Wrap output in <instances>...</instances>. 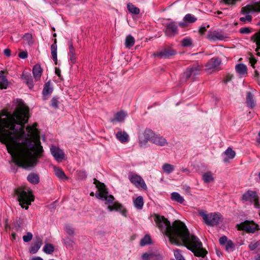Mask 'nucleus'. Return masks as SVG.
I'll use <instances>...</instances> for the list:
<instances>
[{
    "mask_svg": "<svg viewBox=\"0 0 260 260\" xmlns=\"http://www.w3.org/2000/svg\"><path fill=\"white\" fill-rule=\"evenodd\" d=\"M143 260H150L153 259V256L151 254L145 253L142 255Z\"/></svg>",
    "mask_w": 260,
    "mask_h": 260,
    "instance_id": "8fccbe9b",
    "label": "nucleus"
},
{
    "mask_svg": "<svg viewBox=\"0 0 260 260\" xmlns=\"http://www.w3.org/2000/svg\"><path fill=\"white\" fill-rule=\"evenodd\" d=\"M134 205L137 209L141 210L142 209L144 205L143 199L142 196H139L134 200Z\"/></svg>",
    "mask_w": 260,
    "mask_h": 260,
    "instance_id": "bb28decb",
    "label": "nucleus"
},
{
    "mask_svg": "<svg viewBox=\"0 0 260 260\" xmlns=\"http://www.w3.org/2000/svg\"><path fill=\"white\" fill-rule=\"evenodd\" d=\"M181 45L185 47H190L192 45V40L189 37L184 38L181 41Z\"/></svg>",
    "mask_w": 260,
    "mask_h": 260,
    "instance_id": "ea45409f",
    "label": "nucleus"
},
{
    "mask_svg": "<svg viewBox=\"0 0 260 260\" xmlns=\"http://www.w3.org/2000/svg\"><path fill=\"white\" fill-rule=\"evenodd\" d=\"M181 171H182V172H183L184 173H186L187 174H188L190 173L189 170L187 168H182L181 169Z\"/></svg>",
    "mask_w": 260,
    "mask_h": 260,
    "instance_id": "680f3d73",
    "label": "nucleus"
},
{
    "mask_svg": "<svg viewBox=\"0 0 260 260\" xmlns=\"http://www.w3.org/2000/svg\"><path fill=\"white\" fill-rule=\"evenodd\" d=\"M51 53L52 59L55 64L57 63V41L55 39L54 43L51 46Z\"/></svg>",
    "mask_w": 260,
    "mask_h": 260,
    "instance_id": "aec40b11",
    "label": "nucleus"
},
{
    "mask_svg": "<svg viewBox=\"0 0 260 260\" xmlns=\"http://www.w3.org/2000/svg\"><path fill=\"white\" fill-rule=\"evenodd\" d=\"M239 230H244L248 233H253L258 229V225L253 221L246 220L238 225Z\"/></svg>",
    "mask_w": 260,
    "mask_h": 260,
    "instance_id": "1a4fd4ad",
    "label": "nucleus"
},
{
    "mask_svg": "<svg viewBox=\"0 0 260 260\" xmlns=\"http://www.w3.org/2000/svg\"><path fill=\"white\" fill-rule=\"evenodd\" d=\"M251 32V30L248 27H243L240 29V32L241 34H248Z\"/></svg>",
    "mask_w": 260,
    "mask_h": 260,
    "instance_id": "603ef678",
    "label": "nucleus"
},
{
    "mask_svg": "<svg viewBox=\"0 0 260 260\" xmlns=\"http://www.w3.org/2000/svg\"><path fill=\"white\" fill-rule=\"evenodd\" d=\"M228 241L227 238L225 236H222L219 239V243L221 245L225 244Z\"/></svg>",
    "mask_w": 260,
    "mask_h": 260,
    "instance_id": "5fc2aeb1",
    "label": "nucleus"
},
{
    "mask_svg": "<svg viewBox=\"0 0 260 260\" xmlns=\"http://www.w3.org/2000/svg\"><path fill=\"white\" fill-rule=\"evenodd\" d=\"M55 74H56L57 76H59V74H60V70H59V69H55Z\"/></svg>",
    "mask_w": 260,
    "mask_h": 260,
    "instance_id": "338daca9",
    "label": "nucleus"
},
{
    "mask_svg": "<svg viewBox=\"0 0 260 260\" xmlns=\"http://www.w3.org/2000/svg\"><path fill=\"white\" fill-rule=\"evenodd\" d=\"M153 220L156 226L169 241L177 245H184L191 251L194 255L201 257V260H207V251L203 248L200 240L196 236L190 234L185 224L180 220H175L171 225L170 221L163 216L154 214Z\"/></svg>",
    "mask_w": 260,
    "mask_h": 260,
    "instance_id": "f03ea898",
    "label": "nucleus"
},
{
    "mask_svg": "<svg viewBox=\"0 0 260 260\" xmlns=\"http://www.w3.org/2000/svg\"><path fill=\"white\" fill-rule=\"evenodd\" d=\"M127 113L124 111H120L116 113L115 117L111 119V122L114 123L115 122H122L124 120Z\"/></svg>",
    "mask_w": 260,
    "mask_h": 260,
    "instance_id": "4468645a",
    "label": "nucleus"
},
{
    "mask_svg": "<svg viewBox=\"0 0 260 260\" xmlns=\"http://www.w3.org/2000/svg\"><path fill=\"white\" fill-rule=\"evenodd\" d=\"M54 250V246L52 244L47 243L43 247V251L47 254H51Z\"/></svg>",
    "mask_w": 260,
    "mask_h": 260,
    "instance_id": "e433bc0d",
    "label": "nucleus"
},
{
    "mask_svg": "<svg viewBox=\"0 0 260 260\" xmlns=\"http://www.w3.org/2000/svg\"><path fill=\"white\" fill-rule=\"evenodd\" d=\"M128 179L136 187L144 190L147 189V185L144 179L139 175L131 173L128 175Z\"/></svg>",
    "mask_w": 260,
    "mask_h": 260,
    "instance_id": "6e6552de",
    "label": "nucleus"
},
{
    "mask_svg": "<svg viewBox=\"0 0 260 260\" xmlns=\"http://www.w3.org/2000/svg\"><path fill=\"white\" fill-rule=\"evenodd\" d=\"M127 9L129 13L132 14L138 15L140 12V10L138 8L136 7L134 5L131 3H128L127 4Z\"/></svg>",
    "mask_w": 260,
    "mask_h": 260,
    "instance_id": "cd10ccee",
    "label": "nucleus"
},
{
    "mask_svg": "<svg viewBox=\"0 0 260 260\" xmlns=\"http://www.w3.org/2000/svg\"><path fill=\"white\" fill-rule=\"evenodd\" d=\"M8 85V81L3 71L0 72V88L2 89L7 88Z\"/></svg>",
    "mask_w": 260,
    "mask_h": 260,
    "instance_id": "a878e982",
    "label": "nucleus"
},
{
    "mask_svg": "<svg viewBox=\"0 0 260 260\" xmlns=\"http://www.w3.org/2000/svg\"><path fill=\"white\" fill-rule=\"evenodd\" d=\"M251 40L253 42L255 43L256 45V51H257L260 49V29L258 32L255 33L252 37Z\"/></svg>",
    "mask_w": 260,
    "mask_h": 260,
    "instance_id": "c85d7f7f",
    "label": "nucleus"
},
{
    "mask_svg": "<svg viewBox=\"0 0 260 260\" xmlns=\"http://www.w3.org/2000/svg\"><path fill=\"white\" fill-rule=\"evenodd\" d=\"M27 56V52L26 51L21 52L19 53V57L22 59L26 58Z\"/></svg>",
    "mask_w": 260,
    "mask_h": 260,
    "instance_id": "6e6d98bb",
    "label": "nucleus"
},
{
    "mask_svg": "<svg viewBox=\"0 0 260 260\" xmlns=\"http://www.w3.org/2000/svg\"><path fill=\"white\" fill-rule=\"evenodd\" d=\"M224 3L228 4H233L236 0H222Z\"/></svg>",
    "mask_w": 260,
    "mask_h": 260,
    "instance_id": "052dcab7",
    "label": "nucleus"
},
{
    "mask_svg": "<svg viewBox=\"0 0 260 260\" xmlns=\"http://www.w3.org/2000/svg\"><path fill=\"white\" fill-rule=\"evenodd\" d=\"M151 243V238L149 235H145L140 241V244L141 246H144Z\"/></svg>",
    "mask_w": 260,
    "mask_h": 260,
    "instance_id": "4c0bfd02",
    "label": "nucleus"
},
{
    "mask_svg": "<svg viewBox=\"0 0 260 260\" xmlns=\"http://www.w3.org/2000/svg\"><path fill=\"white\" fill-rule=\"evenodd\" d=\"M4 52L7 56H10L11 55V50L9 49H5Z\"/></svg>",
    "mask_w": 260,
    "mask_h": 260,
    "instance_id": "bf43d9fd",
    "label": "nucleus"
},
{
    "mask_svg": "<svg viewBox=\"0 0 260 260\" xmlns=\"http://www.w3.org/2000/svg\"><path fill=\"white\" fill-rule=\"evenodd\" d=\"M256 260H260V255L257 256V257L256 258Z\"/></svg>",
    "mask_w": 260,
    "mask_h": 260,
    "instance_id": "774afa93",
    "label": "nucleus"
},
{
    "mask_svg": "<svg viewBox=\"0 0 260 260\" xmlns=\"http://www.w3.org/2000/svg\"><path fill=\"white\" fill-rule=\"evenodd\" d=\"M176 51L170 48H165L162 50L154 53L153 55L155 57L159 58H169L172 56L175 55Z\"/></svg>",
    "mask_w": 260,
    "mask_h": 260,
    "instance_id": "ddd939ff",
    "label": "nucleus"
},
{
    "mask_svg": "<svg viewBox=\"0 0 260 260\" xmlns=\"http://www.w3.org/2000/svg\"><path fill=\"white\" fill-rule=\"evenodd\" d=\"M116 138L121 143H124L128 140V135L125 132L119 131L116 134Z\"/></svg>",
    "mask_w": 260,
    "mask_h": 260,
    "instance_id": "4be33fe9",
    "label": "nucleus"
},
{
    "mask_svg": "<svg viewBox=\"0 0 260 260\" xmlns=\"http://www.w3.org/2000/svg\"><path fill=\"white\" fill-rule=\"evenodd\" d=\"M223 155L225 157L223 158V161L228 162L230 159H233L235 155V152L231 148L229 147L224 152Z\"/></svg>",
    "mask_w": 260,
    "mask_h": 260,
    "instance_id": "2eb2a0df",
    "label": "nucleus"
},
{
    "mask_svg": "<svg viewBox=\"0 0 260 260\" xmlns=\"http://www.w3.org/2000/svg\"><path fill=\"white\" fill-rule=\"evenodd\" d=\"M175 167L169 164L166 163L162 166L163 171L167 174H170L174 170Z\"/></svg>",
    "mask_w": 260,
    "mask_h": 260,
    "instance_id": "f704fd0d",
    "label": "nucleus"
},
{
    "mask_svg": "<svg viewBox=\"0 0 260 260\" xmlns=\"http://www.w3.org/2000/svg\"><path fill=\"white\" fill-rule=\"evenodd\" d=\"M260 245V243L259 242L256 241H252L249 245V248L250 250H255L258 246Z\"/></svg>",
    "mask_w": 260,
    "mask_h": 260,
    "instance_id": "a18cd8bd",
    "label": "nucleus"
},
{
    "mask_svg": "<svg viewBox=\"0 0 260 260\" xmlns=\"http://www.w3.org/2000/svg\"><path fill=\"white\" fill-rule=\"evenodd\" d=\"M42 240H38L34 245L31 247L30 249V252L32 253H36L42 246Z\"/></svg>",
    "mask_w": 260,
    "mask_h": 260,
    "instance_id": "72a5a7b5",
    "label": "nucleus"
},
{
    "mask_svg": "<svg viewBox=\"0 0 260 260\" xmlns=\"http://www.w3.org/2000/svg\"><path fill=\"white\" fill-rule=\"evenodd\" d=\"M256 142L260 144V130H259V133L258 134V138L256 140Z\"/></svg>",
    "mask_w": 260,
    "mask_h": 260,
    "instance_id": "69168bd1",
    "label": "nucleus"
},
{
    "mask_svg": "<svg viewBox=\"0 0 260 260\" xmlns=\"http://www.w3.org/2000/svg\"><path fill=\"white\" fill-rule=\"evenodd\" d=\"M23 39L24 41H25L26 43H27L28 45H31L34 43V40L32 39V37L31 34H29V33L25 34L24 35Z\"/></svg>",
    "mask_w": 260,
    "mask_h": 260,
    "instance_id": "58836bf2",
    "label": "nucleus"
},
{
    "mask_svg": "<svg viewBox=\"0 0 260 260\" xmlns=\"http://www.w3.org/2000/svg\"><path fill=\"white\" fill-rule=\"evenodd\" d=\"M199 215L201 216L204 222L209 226H213L218 225L222 221V216L219 213H210L207 214L206 211L200 210Z\"/></svg>",
    "mask_w": 260,
    "mask_h": 260,
    "instance_id": "423d86ee",
    "label": "nucleus"
},
{
    "mask_svg": "<svg viewBox=\"0 0 260 260\" xmlns=\"http://www.w3.org/2000/svg\"><path fill=\"white\" fill-rule=\"evenodd\" d=\"M15 193L17 196L18 200L21 207L27 209L28 205L34 201L32 193L28 189L25 190L23 188L16 189Z\"/></svg>",
    "mask_w": 260,
    "mask_h": 260,
    "instance_id": "20e7f679",
    "label": "nucleus"
},
{
    "mask_svg": "<svg viewBox=\"0 0 260 260\" xmlns=\"http://www.w3.org/2000/svg\"><path fill=\"white\" fill-rule=\"evenodd\" d=\"M203 179L205 183H208L213 181L214 178L211 172L208 171L203 175Z\"/></svg>",
    "mask_w": 260,
    "mask_h": 260,
    "instance_id": "2f4dec72",
    "label": "nucleus"
},
{
    "mask_svg": "<svg viewBox=\"0 0 260 260\" xmlns=\"http://www.w3.org/2000/svg\"><path fill=\"white\" fill-rule=\"evenodd\" d=\"M32 73L34 75V77L35 78L36 81H38L40 80L42 73V69L39 64H36L32 69Z\"/></svg>",
    "mask_w": 260,
    "mask_h": 260,
    "instance_id": "a211bd4d",
    "label": "nucleus"
},
{
    "mask_svg": "<svg viewBox=\"0 0 260 260\" xmlns=\"http://www.w3.org/2000/svg\"><path fill=\"white\" fill-rule=\"evenodd\" d=\"M28 111V108L23 105L16 108L13 114L3 112L2 116L6 117H0V142L6 145L12 161L24 169L36 166L43 151L37 124L27 126V134L24 131Z\"/></svg>",
    "mask_w": 260,
    "mask_h": 260,
    "instance_id": "f257e3e1",
    "label": "nucleus"
},
{
    "mask_svg": "<svg viewBox=\"0 0 260 260\" xmlns=\"http://www.w3.org/2000/svg\"><path fill=\"white\" fill-rule=\"evenodd\" d=\"M94 183L98 189V192L95 194V197L105 202V204L108 205L109 211H119L123 216L126 217V210L120 204L114 202V198L113 196L109 194L105 185L95 179Z\"/></svg>",
    "mask_w": 260,
    "mask_h": 260,
    "instance_id": "7ed1b4c3",
    "label": "nucleus"
},
{
    "mask_svg": "<svg viewBox=\"0 0 260 260\" xmlns=\"http://www.w3.org/2000/svg\"><path fill=\"white\" fill-rule=\"evenodd\" d=\"M27 180L31 184H37L39 182L40 178L37 174L31 173L27 177Z\"/></svg>",
    "mask_w": 260,
    "mask_h": 260,
    "instance_id": "b1692460",
    "label": "nucleus"
},
{
    "mask_svg": "<svg viewBox=\"0 0 260 260\" xmlns=\"http://www.w3.org/2000/svg\"><path fill=\"white\" fill-rule=\"evenodd\" d=\"M32 238V235L31 233L28 232L26 235L23 236V240L25 242H29Z\"/></svg>",
    "mask_w": 260,
    "mask_h": 260,
    "instance_id": "49530a36",
    "label": "nucleus"
},
{
    "mask_svg": "<svg viewBox=\"0 0 260 260\" xmlns=\"http://www.w3.org/2000/svg\"><path fill=\"white\" fill-rule=\"evenodd\" d=\"M241 12L243 16L240 18V20L243 22H250L252 17L250 14L254 12H260V1L253 2L250 4L242 8Z\"/></svg>",
    "mask_w": 260,
    "mask_h": 260,
    "instance_id": "39448f33",
    "label": "nucleus"
},
{
    "mask_svg": "<svg viewBox=\"0 0 260 260\" xmlns=\"http://www.w3.org/2000/svg\"><path fill=\"white\" fill-rule=\"evenodd\" d=\"M206 30V28L205 26H202L200 29V31L201 34H203Z\"/></svg>",
    "mask_w": 260,
    "mask_h": 260,
    "instance_id": "e2e57ef3",
    "label": "nucleus"
},
{
    "mask_svg": "<svg viewBox=\"0 0 260 260\" xmlns=\"http://www.w3.org/2000/svg\"><path fill=\"white\" fill-rule=\"evenodd\" d=\"M155 135L153 132L150 129H145L143 133L144 139L146 142L150 141L152 142Z\"/></svg>",
    "mask_w": 260,
    "mask_h": 260,
    "instance_id": "5701e85b",
    "label": "nucleus"
},
{
    "mask_svg": "<svg viewBox=\"0 0 260 260\" xmlns=\"http://www.w3.org/2000/svg\"><path fill=\"white\" fill-rule=\"evenodd\" d=\"M58 100L57 98H53L51 100V105L54 108H58Z\"/></svg>",
    "mask_w": 260,
    "mask_h": 260,
    "instance_id": "3c124183",
    "label": "nucleus"
},
{
    "mask_svg": "<svg viewBox=\"0 0 260 260\" xmlns=\"http://www.w3.org/2000/svg\"><path fill=\"white\" fill-rule=\"evenodd\" d=\"M234 249V244L231 240H229L225 244V249L228 251H232Z\"/></svg>",
    "mask_w": 260,
    "mask_h": 260,
    "instance_id": "c03bdc74",
    "label": "nucleus"
},
{
    "mask_svg": "<svg viewBox=\"0 0 260 260\" xmlns=\"http://www.w3.org/2000/svg\"><path fill=\"white\" fill-rule=\"evenodd\" d=\"M70 57V60L73 63H75L76 62V57L75 54L69 55Z\"/></svg>",
    "mask_w": 260,
    "mask_h": 260,
    "instance_id": "13d9d810",
    "label": "nucleus"
},
{
    "mask_svg": "<svg viewBox=\"0 0 260 260\" xmlns=\"http://www.w3.org/2000/svg\"><path fill=\"white\" fill-rule=\"evenodd\" d=\"M183 20L188 23H193L197 20V18L191 14H187L184 16Z\"/></svg>",
    "mask_w": 260,
    "mask_h": 260,
    "instance_id": "a19ab883",
    "label": "nucleus"
},
{
    "mask_svg": "<svg viewBox=\"0 0 260 260\" xmlns=\"http://www.w3.org/2000/svg\"><path fill=\"white\" fill-rule=\"evenodd\" d=\"M78 176L81 179H84L87 177L86 173L84 171H80L78 172Z\"/></svg>",
    "mask_w": 260,
    "mask_h": 260,
    "instance_id": "864d4df0",
    "label": "nucleus"
},
{
    "mask_svg": "<svg viewBox=\"0 0 260 260\" xmlns=\"http://www.w3.org/2000/svg\"><path fill=\"white\" fill-rule=\"evenodd\" d=\"M152 143L160 146H164L167 144V141L165 138L157 135H155Z\"/></svg>",
    "mask_w": 260,
    "mask_h": 260,
    "instance_id": "6ab92c4d",
    "label": "nucleus"
},
{
    "mask_svg": "<svg viewBox=\"0 0 260 260\" xmlns=\"http://www.w3.org/2000/svg\"><path fill=\"white\" fill-rule=\"evenodd\" d=\"M171 195V198L172 201L176 202L180 204H183L184 203V199L179 193L177 192H173Z\"/></svg>",
    "mask_w": 260,
    "mask_h": 260,
    "instance_id": "393cba45",
    "label": "nucleus"
},
{
    "mask_svg": "<svg viewBox=\"0 0 260 260\" xmlns=\"http://www.w3.org/2000/svg\"><path fill=\"white\" fill-rule=\"evenodd\" d=\"M165 27V34L166 36L172 37L178 34L177 25L174 22L167 23Z\"/></svg>",
    "mask_w": 260,
    "mask_h": 260,
    "instance_id": "9b49d317",
    "label": "nucleus"
},
{
    "mask_svg": "<svg viewBox=\"0 0 260 260\" xmlns=\"http://www.w3.org/2000/svg\"><path fill=\"white\" fill-rule=\"evenodd\" d=\"M68 44H69V55H72L73 54H75L74 48V47H73V44L72 43V42H69Z\"/></svg>",
    "mask_w": 260,
    "mask_h": 260,
    "instance_id": "09e8293b",
    "label": "nucleus"
},
{
    "mask_svg": "<svg viewBox=\"0 0 260 260\" xmlns=\"http://www.w3.org/2000/svg\"><path fill=\"white\" fill-rule=\"evenodd\" d=\"M250 63L251 64V66H252L253 68H254V64L256 62V60L254 58H250Z\"/></svg>",
    "mask_w": 260,
    "mask_h": 260,
    "instance_id": "4d7b16f0",
    "label": "nucleus"
},
{
    "mask_svg": "<svg viewBox=\"0 0 260 260\" xmlns=\"http://www.w3.org/2000/svg\"><path fill=\"white\" fill-rule=\"evenodd\" d=\"M50 151L53 156L58 162H60L63 159L64 153L59 147L52 146L50 147Z\"/></svg>",
    "mask_w": 260,
    "mask_h": 260,
    "instance_id": "f8f14e48",
    "label": "nucleus"
},
{
    "mask_svg": "<svg viewBox=\"0 0 260 260\" xmlns=\"http://www.w3.org/2000/svg\"><path fill=\"white\" fill-rule=\"evenodd\" d=\"M65 232L69 236H73L74 234V229L70 225H66Z\"/></svg>",
    "mask_w": 260,
    "mask_h": 260,
    "instance_id": "37998d69",
    "label": "nucleus"
},
{
    "mask_svg": "<svg viewBox=\"0 0 260 260\" xmlns=\"http://www.w3.org/2000/svg\"><path fill=\"white\" fill-rule=\"evenodd\" d=\"M61 241L67 249L71 250L73 248L75 245V240L73 238L66 237L62 239Z\"/></svg>",
    "mask_w": 260,
    "mask_h": 260,
    "instance_id": "f3484780",
    "label": "nucleus"
},
{
    "mask_svg": "<svg viewBox=\"0 0 260 260\" xmlns=\"http://www.w3.org/2000/svg\"><path fill=\"white\" fill-rule=\"evenodd\" d=\"M54 172L56 176L61 180H67L68 178L66 176L63 171L60 168L54 167Z\"/></svg>",
    "mask_w": 260,
    "mask_h": 260,
    "instance_id": "c756f323",
    "label": "nucleus"
},
{
    "mask_svg": "<svg viewBox=\"0 0 260 260\" xmlns=\"http://www.w3.org/2000/svg\"><path fill=\"white\" fill-rule=\"evenodd\" d=\"M221 60L218 57H213L210 59L205 65V70L208 73L218 71L220 69Z\"/></svg>",
    "mask_w": 260,
    "mask_h": 260,
    "instance_id": "0eeeda50",
    "label": "nucleus"
},
{
    "mask_svg": "<svg viewBox=\"0 0 260 260\" xmlns=\"http://www.w3.org/2000/svg\"><path fill=\"white\" fill-rule=\"evenodd\" d=\"M235 70L237 73L242 76H245L247 74V68L246 65L243 63H239L235 67Z\"/></svg>",
    "mask_w": 260,
    "mask_h": 260,
    "instance_id": "412c9836",
    "label": "nucleus"
},
{
    "mask_svg": "<svg viewBox=\"0 0 260 260\" xmlns=\"http://www.w3.org/2000/svg\"><path fill=\"white\" fill-rule=\"evenodd\" d=\"M223 38V36L221 34L215 31L210 34L208 36V39L213 41L222 40Z\"/></svg>",
    "mask_w": 260,
    "mask_h": 260,
    "instance_id": "c9c22d12",
    "label": "nucleus"
},
{
    "mask_svg": "<svg viewBox=\"0 0 260 260\" xmlns=\"http://www.w3.org/2000/svg\"><path fill=\"white\" fill-rule=\"evenodd\" d=\"M246 103L247 106L253 108L255 106V101L254 99V95L250 91L246 92Z\"/></svg>",
    "mask_w": 260,
    "mask_h": 260,
    "instance_id": "dca6fc26",
    "label": "nucleus"
},
{
    "mask_svg": "<svg viewBox=\"0 0 260 260\" xmlns=\"http://www.w3.org/2000/svg\"><path fill=\"white\" fill-rule=\"evenodd\" d=\"M198 63H195L188 67L184 73V76L187 80L190 77H194L199 75L202 69Z\"/></svg>",
    "mask_w": 260,
    "mask_h": 260,
    "instance_id": "9d476101",
    "label": "nucleus"
},
{
    "mask_svg": "<svg viewBox=\"0 0 260 260\" xmlns=\"http://www.w3.org/2000/svg\"><path fill=\"white\" fill-rule=\"evenodd\" d=\"M135 42V40L133 37L131 35H129L126 37L125 41V46L127 48H131L132 47Z\"/></svg>",
    "mask_w": 260,
    "mask_h": 260,
    "instance_id": "7c9ffc66",
    "label": "nucleus"
},
{
    "mask_svg": "<svg viewBox=\"0 0 260 260\" xmlns=\"http://www.w3.org/2000/svg\"><path fill=\"white\" fill-rule=\"evenodd\" d=\"M174 256L177 260H185L179 250H176L174 251Z\"/></svg>",
    "mask_w": 260,
    "mask_h": 260,
    "instance_id": "de8ad7c7",
    "label": "nucleus"
},
{
    "mask_svg": "<svg viewBox=\"0 0 260 260\" xmlns=\"http://www.w3.org/2000/svg\"><path fill=\"white\" fill-rule=\"evenodd\" d=\"M53 91V88L51 87L49 82L46 83L44 86L43 90V94L44 96H47L50 94Z\"/></svg>",
    "mask_w": 260,
    "mask_h": 260,
    "instance_id": "473e14b6",
    "label": "nucleus"
},
{
    "mask_svg": "<svg viewBox=\"0 0 260 260\" xmlns=\"http://www.w3.org/2000/svg\"><path fill=\"white\" fill-rule=\"evenodd\" d=\"M24 80L29 88L31 89L33 86V80L30 75H26L24 77Z\"/></svg>",
    "mask_w": 260,
    "mask_h": 260,
    "instance_id": "79ce46f5",
    "label": "nucleus"
},
{
    "mask_svg": "<svg viewBox=\"0 0 260 260\" xmlns=\"http://www.w3.org/2000/svg\"><path fill=\"white\" fill-rule=\"evenodd\" d=\"M30 260H43L41 257H32Z\"/></svg>",
    "mask_w": 260,
    "mask_h": 260,
    "instance_id": "0e129e2a",
    "label": "nucleus"
}]
</instances>
